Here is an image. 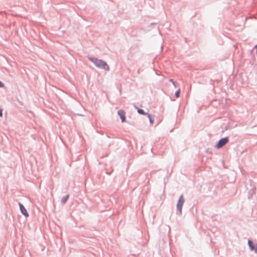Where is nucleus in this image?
Masks as SVG:
<instances>
[{
    "mask_svg": "<svg viewBox=\"0 0 257 257\" xmlns=\"http://www.w3.org/2000/svg\"><path fill=\"white\" fill-rule=\"evenodd\" d=\"M252 250H254V251L256 253H257V244L255 246H253V249Z\"/></svg>",
    "mask_w": 257,
    "mask_h": 257,
    "instance_id": "obj_12",
    "label": "nucleus"
},
{
    "mask_svg": "<svg viewBox=\"0 0 257 257\" xmlns=\"http://www.w3.org/2000/svg\"><path fill=\"white\" fill-rule=\"evenodd\" d=\"M184 202V199L183 196V195H181L179 199L177 204V209L179 210L180 214L182 213V208Z\"/></svg>",
    "mask_w": 257,
    "mask_h": 257,
    "instance_id": "obj_3",
    "label": "nucleus"
},
{
    "mask_svg": "<svg viewBox=\"0 0 257 257\" xmlns=\"http://www.w3.org/2000/svg\"><path fill=\"white\" fill-rule=\"evenodd\" d=\"M4 84H3V82H2L1 81H0V87H4Z\"/></svg>",
    "mask_w": 257,
    "mask_h": 257,
    "instance_id": "obj_14",
    "label": "nucleus"
},
{
    "mask_svg": "<svg viewBox=\"0 0 257 257\" xmlns=\"http://www.w3.org/2000/svg\"><path fill=\"white\" fill-rule=\"evenodd\" d=\"M228 142V138H224L220 139L218 143L216 144L215 147L217 149H219L222 148L223 146H224L227 142Z\"/></svg>",
    "mask_w": 257,
    "mask_h": 257,
    "instance_id": "obj_2",
    "label": "nucleus"
},
{
    "mask_svg": "<svg viewBox=\"0 0 257 257\" xmlns=\"http://www.w3.org/2000/svg\"><path fill=\"white\" fill-rule=\"evenodd\" d=\"M138 112L139 114H143V115H147L148 113H146L144 110L142 109H138Z\"/></svg>",
    "mask_w": 257,
    "mask_h": 257,
    "instance_id": "obj_7",
    "label": "nucleus"
},
{
    "mask_svg": "<svg viewBox=\"0 0 257 257\" xmlns=\"http://www.w3.org/2000/svg\"><path fill=\"white\" fill-rule=\"evenodd\" d=\"M248 245H249V247H250V248L251 249H253V245L252 244V241L251 240H249L248 241Z\"/></svg>",
    "mask_w": 257,
    "mask_h": 257,
    "instance_id": "obj_10",
    "label": "nucleus"
},
{
    "mask_svg": "<svg viewBox=\"0 0 257 257\" xmlns=\"http://www.w3.org/2000/svg\"><path fill=\"white\" fill-rule=\"evenodd\" d=\"M118 115L120 116L121 121L124 122L125 119V113L122 110H119L117 112Z\"/></svg>",
    "mask_w": 257,
    "mask_h": 257,
    "instance_id": "obj_5",
    "label": "nucleus"
},
{
    "mask_svg": "<svg viewBox=\"0 0 257 257\" xmlns=\"http://www.w3.org/2000/svg\"><path fill=\"white\" fill-rule=\"evenodd\" d=\"M147 115H148V117L149 119V120H150V123L151 124H153V123H154V120L152 118L151 115L150 114H147Z\"/></svg>",
    "mask_w": 257,
    "mask_h": 257,
    "instance_id": "obj_8",
    "label": "nucleus"
},
{
    "mask_svg": "<svg viewBox=\"0 0 257 257\" xmlns=\"http://www.w3.org/2000/svg\"><path fill=\"white\" fill-rule=\"evenodd\" d=\"M69 197V196L68 195L63 197L61 200L62 203L65 204L66 202V201H67V200L68 199Z\"/></svg>",
    "mask_w": 257,
    "mask_h": 257,
    "instance_id": "obj_6",
    "label": "nucleus"
},
{
    "mask_svg": "<svg viewBox=\"0 0 257 257\" xmlns=\"http://www.w3.org/2000/svg\"><path fill=\"white\" fill-rule=\"evenodd\" d=\"M3 116V110L0 108V116Z\"/></svg>",
    "mask_w": 257,
    "mask_h": 257,
    "instance_id": "obj_13",
    "label": "nucleus"
},
{
    "mask_svg": "<svg viewBox=\"0 0 257 257\" xmlns=\"http://www.w3.org/2000/svg\"><path fill=\"white\" fill-rule=\"evenodd\" d=\"M88 59L93 63L96 67L107 71L109 70L108 65L103 60L91 57H88Z\"/></svg>",
    "mask_w": 257,
    "mask_h": 257,
    "instance_id": "obj_1",
    "label": "nucleus"
},
{
    "mask_svg": "<svg viewBox=\"0 0 257 257\" xmlns=\"http://www.w3.org/2000/svg\"><path fill=\"white\" fill-rule=\"evenodd\" d=\"M169 81L172 83V84H173V85H174L175 87H176V84H175V82L173 81V79H170V80H169Z\"/></svg>",
    "mask_w": 257,
    "mask_h": 257,
    "instance_id": "obj_11",
    "label": "nucleus"
},
{
    "mask_svg": "<svg viewBox=\"0 0 257 257\" xmlns=\"http://www.w3.org/2000/svg\"><path fill=\"white\" fill-rule=\"evenodd\" d=\"M180 89H178L175 92V96L178 98L179 97V95H180Z\"/></svg>",
    "mask_w": 257,
    "mask_h": 257,
    "instance_id": "obj_9",
    "label": "nucleus"
},
{
    "mask_svg": "<svg viewBox=\"0 0 257 257\" xmlns=\"http://www.w3.org/2000/svg\"><path fill=\"white\" fill-rule=\"evenodd\" d=\"M20 206V210L22 214H24L26 217H28L29 216V214L25 208V207L20 203H19Z\"/></svg>",
    "mask_w": 257,
    "mask_h": 257,
    "instance_id": "obj_4",
    "label": "nucleus"
}]
</instances>
